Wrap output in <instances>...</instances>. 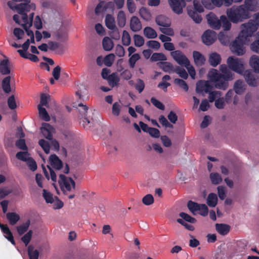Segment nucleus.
I'll list each match as a JSON object with an SVG mask.
<instances>
[{"instance_id": "nucleus-24", "label": "nucleus", "mask_w": 259, "mask_h": 259, "mask_svg": "<svg viewBox=\"0 0 259 259\" xmlns=\"http://www.w3.org/2000/svg\"><path fill=\"white\" fill-rule=\"evenodd\" d=\"M230 226L225 224H216L215 229L221 235H227L230 230Z\"/></svg>"}, {"instance_id": "nucleus-45", "label": "nucleus", "mask_w": 259, "mask_h": 259, "mask_svg": "<svg viewBox=\"0 0 259 259\" xmlns=\"http://www.w3.org/2000/svg\"><path fill=\"white\" fill-rule=\"evenodd\" d=\"M175 72L178 74L181 78L184 79H187L188 77V74L187 71L184 68H181L180 66H176Z\"/></svg>"}, {"instance_id": "nucleus-28", "label": "nucleus", "mask_w": 259, "mask_h": 259, "mask_svg": "<svg viewBox=\"0 0 259 259\" xmlns=\"http://www.w3.org/2000/svg\"><path fill=\"white\" fill-rule=\"evenodd\" d=\"M17 52L23 58L28 59L33 62H37L39 61L38 58L35 55L26 53L21 50H18Z\"/></svg>"}, {"instance_id": "nucleus-6", "label": "nucleus", "mask_w": 259, "mask_h": 259, "mask_svg": "<svg viewBox=\"0 0 259 259\" xmlns=\"http://www.w3.org/2000/svg\"><path fill=\"white\" fill-rule=\"evenodd\" d=\"M193 4L195 11L188 10V14L195 23H200L202 21V17L197 12H203V8L199 2L197 0L193 1Z\"/></svg>"}, {"instance_id": "nucleus-53", "label": "nucleus", "mask_w": 259, "mask_h": 259, "mask_svg": "<svg viewBox=\"0 0 259 259\" xmlns=\"http://www.w3.org/2000/svg\"><path fill=\"white\" fill-rule=\"evenodd\" d=\"M139 14L140 16L144 20L146 21H148L151 18V14L149 12L148 10H147L145 8H142L140 9L139 11Z\"/></svg>"}, {"instance_id": "nucleus-10", "label": "nucleus", "mask_w": 259, "mask_h": 259, "mask_svg": "<svg viewBox=\"0 0 259 259\" xmlns=\"http://www.w3.org/2000/svg\"><path fill=\"white\" fill-rule=\"evenodd\" d=\"M40 131L45 138L49 140L53 139V133L55 132V129L49 123H42L40 127Z\"/></svg>"}, {"instance_id": "nucleus-55", "label": "nucleus", "mask_w": 259, "mask_h": 259, "mask_svg": "<svg viewBox=\"0 0 259 259\" xmlns=\"http://www.w3.org/2000/svg\"><path fill=\"white\" fill-rule=\"evenodd\" d=\"M134 39L135 45L136 47H140L144 44V39L143 37L138 34H135L134 35Z\"/></svg>"}, {"instance_id": "nucleus-61", "label": "nucleus", "mask_w": 259, "mask_h": 259, "mask_svg": "<svg viewBox=\"0 0 259 259\" xmlns=\"http://www.w3.org/2000/svg\"><path fill=\"white\" fill-rule=\"evenodd\" d=\"M208 99L209 101L211 103L213 102L216 98H219L221 95V93L220 91H211L208 93Z\"/></svg>"}, {"instance_id": "nucleus-23", "label": "nucleus", "mask_w": 259, "mask_h": 259, "mask_svg": "<svg viewBox=\"0 0 259 259\" xmlns=\"http://www.w3.org/2000/svg\"><path fill=\"white\" fill-rule=\"evenodd\" d=\"M242 0H211L214 6L221 7L224 5L226 7L231 6L233 3H237L242 2Z\"/></svg>"}, {"instance_id": "nucleus-35", "label": "nucleus", "mask_w": 259, "mask_h": 259, "mask_svg": "<svg viewBox=\"0 0 259 259\" xmlns=\"http://www.w3.org/2000/svg\"><path fill=\"white\" fill-rule=\"evenodd\" d=\"M30 225V221L28 220L26 222L17 227V231L19 235H22L27 231Z\"/></svg>"}, {"instance_id": "nucleus-44", "label": "nucleus", "mask_w": 259, "mask_h": 259, "mask_svg": "<svg viewBox=\"0 0 259 259\" xmlns=\"http://www.w3.org/2000/svg\"><path fill=\"white\" fill-rule=\"evenodd\" d=\"M151 60L152 61H161L160 62H162L166 60V57L161 53H154L151 56Z\"/></svg>"}, {"instance_id": "nucleus-64", "label": "nucleus", "mask_w": 259, "mask_h": 259, "mask_svg": "<svg viewBox=\"0 0 259 259\" xmlns=\"http://www.w3.org/2000/svg\"><path fill=\"white\" fill-rule=\"evenodd\" d=\"M135 87L139 93H142L145 88V83L144 81L141 79H138L137 82Z\"/></svg>"}, {"instance_id": "nucleus-4", "label": "nucleus", "mask_w": 259, "mask_h": 259, "mask_svg": "<svg viewBox=\"0 0 259 259\" xmlns=\"http://www.w3.org/2000/svg\"><path fill=\"white\" fill-rule=\"evenodd\" d=\"M58 183L64 194H67V191H71L72 189H75V182L74 181L72 178L66 177L63 174L59 175Z\"/></svg>"}, {"instance_id": "nucleus-26", "label": "nucleus", "mask_w": 259, "mask_h": 259, "mask_svg": "<svg viewBox=\"0 0 259 259\" xmlns=\"http://www.w3.org/2000/svg\"><path fill=\"white\" fill-rule=\"evenodd\" d=\"M208 61L211 66L216 67L221 61V56L217 53H212L210 55Z\"/></svg>"}, {"instance_id": "nucleus-58", "label": "nucleus", "mask_w": 259, "mask_h": 259, "mask_svg": "<svg viewBox=\"0 0 259 259\" xmlns=\"http://www.w3.org/2000/svg\"><path fill=\"white\" fill-rule=\"evenodd\" d=\"M180 217H181L183 220L185 221L191 223H195L196 222V220L194 218L190 216V215L186 213L185 212H182L179 214Z\"/></svg>"}, {"instance_id": "nucleus-36", "label": "nucleus", "mask_w": 259, "mask_h": 259, "mask_svg": "<svg viewBox=\"0 0 259 259\" xmlns=\"http://www.w3.org/2000/svg\"><path fill=\"white\" fill-rule=\"evenodd\" d=\"M117 24L119 27H123L126 23V16L123 11H119L117 17Z\"/></svg>"}, {"instance_id": "nucleus-42", "label": "nucleus", "mask_w": 259, "mask_h": 259, "mask_svg": "<svg viewBox=\"0 0 259 259\" xmlns=\"http://www.w3.org/2000/svg\"><path fill=\"white\" fill-rule=\"evenodd\" d=\"M210 179L211 183L214 185H218L222 181L221 175L217 172H212L210 174Z\"/></svg>"}, {"instance_id": "nucleus-47", "label": "nucleus", "mask_w": 259, "mask_h": 259, "mask_svg": "<svg viewBox=\"0 0 259 259\" xmlns=\"http://www.w3.org/2000/svg\"><path fill=\"white\" fill-rule=\"evenodd\" d=\"M131 42V36L128 32L126 30H123L122 36V42L124 46H128Z\"/></svg>"}, {"instance_id": "nucleus-54", "label": "nucleus", "mask_w": 259, "mask_h": 259, "mask_svg": "<svg viewBox=\"0 0 259 259\" xmlns=\"http://www.w3.org/2000/svg\"><path fill=\"white\" fill-rule=\"evenodd\" d=\"M33 234L32 230H29L22 238V241L27 246L31 241Z\"/></svg>"}, {"instance_id": "nucleus-60", "label": "nucleus", "mask_w": 259, "mask_h": 259, "mask_svg": "<svg viewBox=\"0 0 259 259\" xmlns=\"http://www.w3.org/2000/svg\"><path fill=\"white\" fill-rule=\"evenodd\" d=\"M218 38L221 43L224 45H227L229 42V37L223 32L219 33Z\"/></svg>"}, {"instance_id": "nucleus-29", "label": "nucleus", "mask_w": 259, "mask_h": 259, "mask_svg": "<svg viewBox=\"0 0 259 259\" xmlns=\"http://www.w3.org/2000/svg\"><path fill=\"white\" fill-rule=\"evenodd\" d=\"M218 200V199L217 194L211 193L209 194L207 196L206 203L209 207H214L217 205Z\"/></svg>"}, {"instance_id": "nucleus-12", "label": "nucleus", "mask_w": 259, "mask_h": 259, "mask_svg": "<svg viewBox=\"0 0 259 259\" xmlns=\"http://www.w3.org/2000/svg\"><path fill=\"white\" fill-rule=\"evenodd\" d=\"M206 18L210 27L217 30L221 28V21L214 13L210 12L206 16Z\"/></svg>"}, {"instance_id": "nucleus-31", "label": "nucleus", "mask_w": 259, "mask_h": 259, "mask_svg": "<svg viewBox=\"0 0 259 259\" xmlns=\"http://www.w3.org/2000/svg\"><path fill=\"white\" fill-rule=\"evenodd\" d=\"M244 81L241 79L237 80L234 84V90L235 92L238 95L242 94L244 90Z\"/></svg>"}, {"instance_id": "nucleus-22", "label": "nucleus", "mask_w": 259, "mask_h": 259, "mask_svg": "<svg viewBox=\"0 0 259 259\" xmlns=\"http://www.w3.org/2000/svg\"><path fill=\"white\" fill-rule=\"evenodd\" d=\"M130 27L132 31L137 32L142 28V25L139 19L137 16H133L130 21Z\"/></svg>"}, {"instance_id": "nucleus-20", "label": "nucleus", "mask_w": 259, "mask_h": 259, "mask_svg": "<svg viewBox=\"0 0 259 259\" xmlns=\"http://www.w3.org/2000/svg\"><path fill=\"white\" fill-rule=\"evenodd\" d=\"M157 65L165 72H175V68L174 67L173 65L169 62H159L157 63Z\"/></svg>"}, {"instance_id": "nucleus-48", "label": "nucleus", "mask_w": 259, "mask_h": 259, "mask_svg": "<svg viewBox=\"0 0 259 259\" xmlns=\"http://www.w3.org/2000/svg\"><path fill=\"white\" fill-rule=\"evenodd\" d=\"M29 155L27 151H20L17 153L16 157L19 160L26 162L30 158Z\"/></svg>"}, {"instance_id": "nucleus-19", "label": "nucleus", "mask_w": 259, "mask_h": 259, "mask_svg": "<svg viewBox=\"0 0 259 259\" xmlns=\"http://www.w3.org/2000/svg\"><path fill=\"white\" fill-rule=\"evenodd\" d=\"M10 61L8 59H4L0 62V73L3 75H8L11 73Z\"/></svg>"}, {"instance_id": "nucleus-32", "label": "nucleus", "mask_w": 259, "mask_h": 259, "mask_svg": "<svg viewBox=\"0 0 259 259\" xmlns=\"http://www.w3.org/2000/svg\"><path fill=\"white\" fill-rule=\"evenodd\" d=\"M249 64L256 73H259V58L257 56L253 55L251 57Z\"/></svg>"}, {"instance_id": "nucleus-33", "label": "nucleus", "mask_w": 259, "mask_h": 259, "mask_svg": "<svg viewBox=\"0 0 259 259\" xmlns=\"http://www.w3.org/2000/svg\"><path fill=\"white\" fill-rule=\"evenodd\" d=\"M143 33L148 38H155L157 36L156 31L151 27H146L144 29Z\"/></svg>"}, {"instance_id": "nucleus-40", "label": "nucleus", "mask_w": 259, "mask_h": 259, "mask_svg": "<svg viewBox=\"0 0 259 259\" xmlns=\"http://www.w3.org/2000/svg\"><path fill=\"white\" fill-rule=\"evenodd\" d=\"M103 49L107 51H111L113 47L112 40L108 37H105L102 41Z\"/></svg>"}, {"instance_id": "nucleus-34", "label": "nucleus", "mask_w": 259, "mask_h": 259, "mask_svg": "<svg viewBox=\"0 0 259 259\" xmlns=\"http://www.w3.org/2000/svg\"><path fill=\"white\" fill-rule=\"evenodd\" d=\"M220 21H221V26L224 30L227 31L230 29L231 27V21L229 19L228 20L226 16H221Z\"/></svg>"}, {"instance_id": "nucleus-43", "label": "nucleus", "mask_w": 259, "mask_h": 259, "mask_svg": "<svg viewBox=\"0 0 259 259\" xmlns=\"http://www.w3.org/2000/svg\"><path fill=\"white\" fill-rule=\"evenodd\" d=\"M2 232L6 234V235H5V238H7L13 245H15V241L14 240L13 235L9 227L7 226L2 230Z\"/></svg>"}, {"instance_id": "nucleus-18", "label": "nucleus", "mask_w": 259, "mask_h": 259, "mask_svg": "<svg viewBox=\"0 0 259 259\" xmlns=\"http://www.w3.org/2000/svg\"><path fill=\"white\" fill-rule=\"evenodd\" d=\"M247 10L248 13L255 11L257 5V0H244V4L241 5Z\"/></svg>"}, {"instance_id": "nucleus-7", "label": "nucleus", "mask_w": 259, "mask_h": 259, "mask_svg": "<svg viewBox=\"0 0 259 259\" xmlns=\"http://www.w3.org/2000/svg\"><path fill=\"white\" fill-rule=\"evenodd\" d=\"M228 67L237 73L242 74L244 71L243 65L240 59L229 57L227 61Z\"/></svg>"}, {"instance_id": "nucleus-21", "label": "nucleus", "mask_w": 259, "mask_h": 259, "mask_svg": "<svg viewBox=\"0 0 259 259\" xmlns=\"http://www.w3.org/2000/svg\"><path fill=\"white\" fill-rule=\"evenodd\" d=\"M53 36L56 39L61 42H64L68 39V33L65 29H59L55 32Z\"/></svg>"}, {"instance_id": "nucleus-11", "label": "nucleus", "mask_w": 259, "mask_h": 259, "mask_svg": "<svg viewBox=\"0 0 259 259\" xmlns=\"http://www.w3.org/2000/svg\"><path fill=\"white\" fill-rule=\"evenodd\" d=\"M216 33L210 30L205 31L202 36L203 42L207 46L212 45L216 40Z\"/></svg>"}, {"instance_id": "nucleus-56", "label": "nucleus", "mask_w": 259, "mask_h": 259, "mask_svg": "<svg viewBox=\"0 0 259 259\" xmlns=\"http://www.w3.org/2000/svg\"><path fill=\"white\" fill-rule=\"evenodd\" d=\"M42 196L47 203H52L54 202L53 194L45 189L43 190Z\"/></svg>"}, {"instance_id": "nucleus-1", "label": "nucleus", "mask_w": 259, "mask_h": 259, "mask_svg": "<svg viewBox=\"0 0 259 259\" xmlns=\"http://www.w3.org/2000/svg\"><path fill=\"white\" fill-rule=\"evenodd\" d=\"M220 70L222 73L215 69H211L209 71L208 76L210 80L214 83L215 88L226 90L229 86L228 81L234 79V74L226 64L221 65Z\"/></svg>"}, {"instance_id": "nucleus-57", "label": "nucleus", "mask_w": 259, "mask_h": 259, "mask_svg": "<svg viewBox=\"0 0 259 259\" xmlns=\"http://www.w3.org/2000/svg\"><path fill=\"white\" fill-rule=\"evenodd\" d=\"M50 99V96L46 94L43 93L40 96V106H45L48 107V101Z\"/></svg>"}, {"instance_id": "nucleus-39", "label": "nucleus", "mask_w": 259, "mask_h": 259, "mask_svg": "<svg viewBox=\"0 0 259 259\" xmlns=\"http://www.w3.org/2000/svg\"><path fill=\"white\" fill-rule=\"evenodd\" d=\"M109 84L112 87L116 85L119 81V78L116 72L112 73L109 75V77L107 79Z\"/></svg>"}, {"instance_id": "nucleus-37", "label": "nucleus", "mask_w": 259, "mask_h": 259, "mask_svg": "<svg viewBox=\"0 0 259 259\" xmlns=\"http://www.w3.org/2000/svg\"><path fill=\"white\" fill-rule=\"evenodd\" d=\"M37 108L38 110L40 118L46 121H50V117L46 109L45 108L41 107L40 105H38Z\"/></svg>"}, {"instance_id": "nucleus-5", "label": "nucleus", "mask_w": 259, "mask_h": 259, "mask_svg": "<svg viewBox=\"0 0 259 259\" xmlns=\"http://www.w3.org/2000/svg\"><path fill=\"white\" fill-rule=\"evenodd\" d=\"M241 27L242 30L239 34L247 39V37L251 36L258 28V27L252 20H250L247 23L242 24Z\"/></svg>"}, {"instance_id": "nucleus-17", "label": "nucleus", "mask_w": 259, "mask_h": 259, "mask_svg": "<svg viewBox=\"0 0 259 259\" xmlns=\"http://www.w3.org/2000/svg\"><path fill=\"white\" fill-rule=\"evenodd\" d=\"M193 57L194 63L196 66H201L205 64L206 59L199 52L196 51H193Z\"/></svg>"}, {"instance_id": "nucleus-9", "label": "nucleus", "mask_w": 259, "mask_h": 259, "mask_svg": "<svg viewBox=\"0 0 259 259\" xmlns=\"http://www.w3.org/2000/svg\"><path fill=\"white\" fill-rule=\"evenodd\" d=\"M192 0H168L169 4L172 11L177 14L183 12V8L186 6V2H191Z\"/></svg>"}, {"instance_id": "nucleus-14", "label": "nucleus", "mask_w": 259, "mask_h": 259, "mask_svg": "<svg viewBox=\"0 0 259 259\" xmlns=\"http://www.w3.org/2000/svg\"><path fill=\"white\" fill-rule=\"evenodd\" d=\"M244 76L247 84L252 87L257 85V76H255L251 70H247L244 71Z\"/></svg>"}, {"instance_id": "nucleus-59", "label": "nucleus", "mask_w": 259, "mask_h": 259, "mask_svg": "<svg viewBox=\"0 0 259 259\" xmlns=\"http://www.w3.org/2000/svg\"><path fill=\"white\" fill-rule=\"evenodd\" d=\"M159 122L164 126L165 127H169V128H173L174 126L172 124L170 123L167 119L165 117V116L163 115H161L159 117Z\"/></svg>"}, {"instance_id": "nucleus-41", "label": "nucleus", "mask_w": 259, "mask_h": 259, "mask_svg": "<svg viewBox=\"0 0 259 259\" xmlns=\"http://www.w3.org/2000/svg\"><path fill=\"white\" fill-rule=\"evenodd\" d=\"M28 254L29 259H38L39 252L37 249H34L33 246L30 245L28 247Z\"/></svg>"}, {"instance_id": "nucleus-25", "label": "nucleus", "mask_w": 259, "mask_h": 259, "mask_svg": "<svg viewBox=\"0 0 259 259\" xmlns=\"http://www.w3.org/2000/svg\"><path fill=\"white\" fill-rule=\"evenodd\" d=\"M6 217L11 225L14 226L20 220V215L14 212H9L6 214Z\"/></svg>"}, {"instance_id": "nucleus-46", "label": "nucleus", "mask_w": 259, "mask_h": 259, "mask_svg": "<svg viewBox=\"0 0 259 259\" xmlns=\"http://www.w3.org/2000/svg\"><path fill=\"white\" fill-rule=\"evenodd\" d=\"M140 55L138 54H134L128 59V63L131 68H134L135 66L136 63L140 59Z\"/></svg>"}, {"instance_id": "nucleus-2", "label": "nucleus", "mask_w": 259, "mask_h": 259, "mask_svg": "<svg viewBox=\"0 0 259 259\" xmlns=\"http://www.w3.org/2000/svg\"><path fill=\"white\" fill-rule=\"evenodd\" d=\"M244 6H233L228 9L226 14L228 19L233 23L237 24L243 22L250 17V13L245 10Z\"/></svg>"}, {"instance_id": "nucleus-51", "label": "nucleus", "mask_w": 259, "mask_h": 259, "mask_svg": "<svg viewBox=\"0 0 259 259\" xmlns=\"http://www.w3.org/2000/svg\"><path fill=\"white\" fill-rule=\"evenodd\" d=\"M38 144L46 154L50 153V146L48 141L44 139H40L38 141Z\"/></svg>"}, {"instance_id": "nucleus-38", "label": "nucleus", "mask_w": 259, "mask_h": 259, "mask_svg": "<svg viewBox=\"0 0 259 259\" xmlns=\"http://www.w3.org/2000/svg\"><path fill=\"white\" fill-rule=\"evenodd\" d=\"M29 3H20L15 6V9L17 10L18 14H22L25 13V11H29Z\"/></svg>"}, {"instance_id": "nucleus-27", "label": "nucleus", "mask_w": 259, "mask_h": 259, "mask_svg": "<svg viewBox=\"0 0 259 259\" xmlns=\"http://www.w3.org/2000/svg\"><path fill=\"white\" fill-rule=\"evenodd\" d=\"M11 76H8L5 77L2 82V87L4 92L6 94H9L11 92L10 85Z\"/></svg>"}, {"instance_id": "nucleus-8", "label": "nucleus", "mask_w": 259, "mask_h": 259, "mask_svg": "<svg viewBox=\"0 0 259 259\" xmlns=\"http://www.w3.org/2000/svg\"><path fill=\"white\" fill-rule=\"evenodd\" d=\"M170 55L179 65L184 66L185 67H187L190 65L189 59L181 51L177 50L171 52Z\"/></svg>"}, {"instance_id": "nucleus-63", "label": "nucleus", "mask_w": 259, "mask_h": 259, "mask_svg": "<svg viewBox=\"0 0 259 259\" xmlns=\"http://www.w3.org/2000/svg\"><path fill=\"white\" fill-rule=\"evenodd\" d=\"M146 45L149 48L155 50H158L160 47V43L156 40H149L146 42Z\"/></svg>"}, {"instance_id": "nucleus-13", "label": "nucleus", "mask_w": 259, "mask_h": 259, "mask_svg": "<svg viewBox=\"0 0 259 259\" xmlns=\"http://www.w3.org/2000/svg\"><path fill=\"white\" fill-rule=\"evenodd\" d=\"M213 89V86L210 84L208 81L199 80L197 83L196 90L197 93L204 92L205 93H208Z\"/></svg>"}, {"instance_id": "nucleus-49", "label": "nucleus", "mask_w": 259, "mask_h": 259, "mask_svg": "<svg viewBox=\"0 0 259 259\" xmlns=\"http://www.w3.org/2000/svg\"><path fill=\"white\" fill-rule=\"evenodd\" d=\"M174 83L179 85L185 92H187L189 90V87L185 81L180 78H176L174 80Z\"/></svg>"}, {"instance_id": "nucleus-15", "label": "nucleus", "mask_w": 259, "mask_h": 259, "mask_svg": "<svg viewBox=\"0 0 259 259\" xmlns=\"http://www.w3.org/2000/svg\"><path fill=\"white\" fill-rule=\"evenodd\" d=\"M50 164L54 169L60 170L63 167V163L59 157L55 154H52L49 158Z\"/></svg>"}, {"instance_id": "nucleus-62", "label": "nucleus", "mask_w": 259, "mask_h": 259, "mask_svg": "<svg viewBox=\"0 0 259 259\" xmlns=\"http://www.w3.org/2000/svg\"><path fill=\"white\" fill-rule=\"evenodd\" d=\"M143 203L146 205H150L153 203L154 198L151 194H147L142 199Z\"/></svg>"}, {"instance_id": "nucleus-52", "label": "nucleus", "mask_w": 259, "mask_h": 259, "mask_svg": "<svg viewBox=\"0 0 259 259\" xmlns=\"http://www.w3.org/2000/svg\"><path fill=\"white\" fill-rule=\"evenodd\" d=\"M200 204H198L197 203L191 200H189L187 203V207L190 211L194 213V212L198 211V209H199Z\"/></svg>"}, {"instance_id": "nucleus-16", "label": "nucleus", "mask_w": 259, "mask_h": 259, "mask_svg": "<svg viewBox=\"0 0 259 259\" xmlns=\"http://www.w3.org/2000/svg\"><path fill=\"white\" fill-rule=\"evenodd\" d=\"M155 22L158 25L163 27H169L171 25L170 20L162 15L157 16Z\"/></svg>"}, {"instance_id": "nucleus-50", "label": "nucleus", "mask_w": 259, "mask_h": 259, "mask_svg": "<svg viewBox=\"0 0 259 259\" xmlns=\"http://www.w3.org/2000/svg\"><path fill=\"white\" fill-rule=\"evenodd\" d=\"M115 59V55L113 54H110L104 57V63L108 67H110L113 63Z\"/></svg>"}, {"instance_id": "nucleus-3", "label": "nucleus", "mask_w": 259, "mask_h": 259, "mask_svg": "<svg viewBox=\"0 0 259 259\" xmlns=\"http://www.w3.org/2000/svg\"><path fill=\"white\" fill-rule=\"evenodd\" d=\"M247 39L239 34L238 36L232 42L230 49L233 53L238 56L243 55L245 50L244 45Z\"/></svg>"}, {"instance_id": "nucleus-30", "label": "nucleus", "mask_w": 259, "mask_h": 259, "mask_svg": "<svg viewBox=\"0 0 259 259\" xmlns=\"http://www.w3.org/2000/svg\"><path fill=\"white\" fill-rule=\"evenodd\" d=\"M105 25L110 30L114 29L116 28L114 18L110 14H107L105 17Z\"/></svg>"}]
</instances>
